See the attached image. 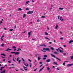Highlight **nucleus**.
I'll use <instances>...</instances> for the list:
<instances>
[{
    "instance_id": "f257e3e1",
    "label": "nucleus",
    "mask_w": 73,
    "mask_h": 73,
    "mask_svg": "<svg viewBox=\"0 0 73 73\" xmlns=\"http://www.w3.org/2000/svg\"><path fill=\"white\" fill-rule=\"evenodd\" d=\"M45 50H47L48 51H50V50L49 49V48H43V50H42V51L43 52H46V51Z\"/></svg>"
},
{
    "instance_id": "f03ea898",
    "label": "nucleus",
    "mask_w": 73,
    "mask_h": 73,
    "mask_svg": "<svg viewBox=\"0 0 73 73\" xmlns=\"http://www.w3.org/2000/svg\"><path fill=\"white\" fill-rule=\"evenodd\" d=\"M11 53L13 54L14 53L15 55H18V54H20V52H11Z\"/></svg>"
},
{
    "instance_id": "7ed1b4c3",
    "label": "nucleus",
    "mask_w": 73,
    "mask_h": 73,
    "mask_svg": "<svg viewBox=\"0 0 73 73\" xmlns=\"http://www.w3.org/2000/svg\"><path fill=\"white\" fill-rule=\"evenodd\" d=\"M33 13V11H29V12H27V15H29V14H32Z\"/></svg>"
},
{
    "instance_id": "20e7f679",
    "label": "nucleus",
    "mask_w": 73,
    "mask_h": 73,
    "mask_svg": "<svg viewBox=\"0 0 73 73\" xmlns=\"http://www.w3.org/2000/svg\"><path fill=\"white\" fill-rule=\"evenodd\" d=\"M31 33H32V31H30V32H29L28 33V37H29L30 36H31Z\"/></svg>"
},
{
    "instance_id": "39448f33",
    "label": "nucleus",
    "mask_w": 73,
    "mask_h": 73,
    "mask_svg": "<svg viewBox=\"0 0 73 73\" xmlns=\"http://www.w3.org/2000/svg\"><path fill=\"white\" fill-rule=\"evenodd\" d=\"M73 64H67V66L68 67H69V66H72V65H73Z\"/></svg>"
},
{
    "instance_id": "423d86ee",
    "label": "nucleus",
    "mask_w": 73,
    "mask_h": 73,
    "mask_svg": "<svg viewBox=\"0 0 73 73\" xmlns=\"http://www.w3.org/2000/svg\"><path fill=\"white\" fill-rule=\"evenodd\" d=\"M30 1H27L26 2V3L25 4V5H27L28 4H29V3Z\"/></svg>"
},
{
    "instance_id": "0eeeda50",
    "label": "nucleus",
    "mask_w": 73,
    "mask_h": 73,
    "mask_svg": "<svg viewBox=\"0 0 73 73\" xmlns=\"http://www.w3.org/2000/svg\"><path fill=\"white\" fill-rule=\"evenodd\" d=\"M58 28V25L56 24V26H55L56 29H57Z\"/></svg>"
},
{
    "instance_id": "6e6552de",
    "label": "nucleus",
    "mask_w": 73,
    "mask_h": 73,
    "mask_svg": "<svg viewBox=\"0 0 73 73\" xmlns=\"http://www.w3.org/2000/svg\"><path fill=\"white\" fill-rule=\"evenodd\" d=\"M46 62H50V59H48L46 60Z\"/></svg>"
},
{
    "instance_id": "1a4fd4ad",
    "label": "nucleus",
    "mask_w": 73,
    "mask_h": 73,
    "mask_svg": "<svg viewBox=\"0 0 73 73\" xmlns=\"http://www.w3.org/2000/svg\"><path fill=\"white\" fill-rule=\"evenodd\" d=\"M40 46H44V47H46V45L44 44H43L40 45Z\"/></svg>"
},
{
    "instance_id": "9d476101",
    "label": "nucleus",
    "mask_w": 73,
    "mask_h": 73,
    "mask_svg": "<svg viewBox=\"0 0 73 73\" xmlns=\"http://www.w3.org/2000/svg\"><path fill=\"white\" fill-rule=\"evenodd\" d=\"M62 17H60V20H61V21H64V19H62Z\"/></svg>"
},
{
    "instance_id": "9b49d317",
    "label": "nucleus",
    "mask_w": 73,
    "mask_h": 73,
    "mask_svg": "<svg viewBox=\"0 0 73 73\" xmlns=\"http://www.w3.org/2000/svg\"><path fill=\"white\" fill-rule=\"evenodd\" d=\"M44 68H45V66H44L42 68H40L39 71V72H41V71L42 70V69H43Z\"/></svg>"
},
{
    "instance_id": "f8f14e48",
    "label": "nucleus",
    "mask_w": 73,
    "mask_h": 73,
    "mask_svg": "<svg viewBox=\"0 0 73 73\" xmlns=\"http://www.w3.org/2000/svg\"><path fill=\"white\" fill-rule=\"evenodd\" d=\"M50 54L51 56H52V57H54V58H55L56 56H54V55L52 54Z\"/></svg>"
},
{
    "instance_id": "ddd939ff",
    "label": "nucleus",
    "mask_w": 73,
    "mask_h": 73,
    "mask_svg": "<svg viewBox=\"0 0 73 73\" xmlns=\"http://www.w3.org/2000/svg\"><path fill=\"white\" fill-rule=\"evenodd\" d=\"M72 42H73V40H71L69 41V44H71Z\"/></svg>"
},
{
    "instance_id": "4468645a",
    "label": "nucleus",
    "mask_w": 73,
    "mask_h": 73,
    "mask_svg": "<svg viewBox=\"0 0 73 73\" xmlns=\"http://www.w3.org/2000/svg\"><path fill=\"white\" fill-rule=\"evenodd\" d=\"M22 60H23V61H24V62H23V64H24V65H25V60H24V59L23 58H22Z\"/></svg>"
},
{
    "instance_id": "2eb2a0df",
    "label": "nucleus",
    "mask_w": 73,
    "mask_h": 73,
    "mask_svg": "<svg viewBox=\"0 0 73 73\" xmlns=\"http://www.w3.org/2000/svg\"><path fill=\"white\" fill-rule=\"evenodd\" d=\"M54 53L55 54H58V52H54Z\"/></svg>"
},
{
    "instance_id": "dca6fc26",
    "label": "nucleus",
    "mask_w": 73,
    "mask_h": 73,
    "mask_svg": "<svg viewBox=\"0 0 73 73\" xmlns=\"http://www.w3.org/2000/svg\"><path fill=\"white\" fill-rule=\"evenodd\" d=\"M45 39H46V40H50V39H49V38L46 37H45Z\"/></svg>"
},
{
    "instance_id": "f3484780",
    "label": "nucleus",
    "mask_w": 73,
    "mask_h": 73,
    "mask_svg": "<svg viewBox=\"0 0 73 73\" xmlns=\"http://www.w3.org/2000/svg\"><path fill=\"white\" fill-rule=\"evenodd\" d=\"M47 69L48 70H50V68L49 67H48L47 68Z\"/></svg>"
},
{
    "instance_id": "a211bd4d",
    "label": "nucleus",
    "mask_w": 73,
    "mask_h": 73,
    "mask_svg": "<svg viewBox=\"0 0 73 73\" xmlns=\"http://www.w3.org/2000/svg\"><path fill=\"white\" fill-rule=\"evenodd\" d=\"M41 59V57H40V56H39L38 58V60H40Z\"/></svg>"
},
{
    "instance_id": "6ab92c4d",
    "label": "nucleus",
    "mask_w": 73,
    "mask_h": 73,
    "mask_svg": "<svg viewBox=\"0 0 73 73\" xmlns=\"http://www.w3.org/2000/svg\"><path fill=\"white\" fill-rule=\"evenodd\" d=\"M59 10H62L63 9H64V8H62L61 7H60L59 8Z\"/></svg>"
},
{
    "instance_id": "aec40b11",
    "label": "nucleus",
    "mask_w": 73,
    "mask_h": 73,
    "mask_svg": "<svg viewBox=\"0 0 73 73\" xmlns=\"http://www.w3.org/2000/svg\"><path fill=\"white\" fill-rule=\"evenodd\" d=\"M56 59L57 60H59V61H61V60L60 59H59V58H58L56 57Z\"/></svg>"
},
{
    "instance_id": "412c9836",
    "label": "nucleus",
    "mask_w": 73,
    "mask_h": 73,
    "mask_svg": "<svg viewBox=\"0 0 73 73\" xmlns=\"http://www.w3.org/2000/svg\"><path fill=\"white\" fill-rule=\"evenodd\" d=\"M54 64L55 65H58V64H57V62H54L52 64Z\"/></svg>"
},
{
    "instance_id": "4be33fe9",
    "label": "nucleus",
    "mask_w": 73,
    "mask_h": 73,
    "mask_svg": "<svg viewBox=\"0 0 73 73\" xmlns=\"http://www.w3.org/2000/svg\"><path fill=\"white\" fill-rule=\"evenodd\" d=\"M26 16V15L25 14H24L23 15V18H24Z\"/></svg>"
},
{
    "instance_id": "5701e85b",
    "label": "nucleus",
    "mask_w": 73,
    "mask_h": 73,
    "mask_svg": "<svg viewBox=\"0 0 73 73\" xmlns=\"http://www.w3.org/2000/svg\"><path fill=\"white\" fill-rule=\"evenodd\" d=\"M50 49L51 50H54V49L53 47H51Z\"/></svg>"
},
{
    "instance_id": "b1692460",
    "label": "nucleus",
    "mask_w": 73,
    "mask_h": 73,
    "mask_svg": "<svg viewBox=\"0 0 73 73\" xmlns=\"http://www.w3.org/2000/svg\"><path fill=\"white\" fill-rule=\"evenodd\" d=\"M1 56H5V54H1Z\"/></svg>"
},
{
    "instance_id": "393cba45",
    "label": "nucleus",
    "mask_w": 73,
    "mask_h": 73,
    "mask_svg": "<svg viewBox=\"0 0 73 73\" xmlns=\"http://www.w3.org/2000/svg\"><path fill=\"white\" fill-rule=\"evenodd\" d=\"M29 65H30V67L32 68V64L30 63L29 64Z\"/></svg>"
},
{
    "instance_id": "a878e982",
    "label": "nucleus",
    "mask_w": 73,
    "mask_h": 73,
    "mask_svg": "<svg viewBox=\"0 0 73 73\" xmlns=\"http://www.w3.org/2000/svg\"><path fill=\"white\" fill-rule=\"evenodd\" d=\"M15 57H14L13 58V61H14V62H15Z\"/></svg>"
},
{
    "instance_id": "bb28decb",
    "label": "nucleus",
    "mask_w": 73,
    "mask_h": 73,
    "mask_svg": "<svg viewBox=\"0 0 73 73\" xmlns=\"http://www.w3.org/2000/svg\"><path fill=\"white\" fill-rule=\"evenodd\" d=\"M25 66H28V64H25Z\"/></svg>"
},
{
    "instance_id": "cd10ccee",
    "label": "nucleus",
    "mask_w": 73,
    "mask_h": 73,
    "mask_svg": "<svg viewBox=\"0 0 73 73\" xmlns=\"http://www.w3.org/2000/svg\"><path fill=\"white\" fill-rule=\"evenodd\" d=\"M45 35H46V36L47 35H48V33H47L46 32H45Z\"/></svg>"
},
{
    "instance_id": "c85d7f7f",
    "label": "nucleus",
    "mask_w": 73,
    "mask_h": 73,
    "mask_svg": "<svg viewBox=\"0 0 73 73\" xmlns=\"http://www.w3.org/2000/svg\"><path fill=\"white\" fill-rule=\"evenodd\" d=\"M44 57H48V56H47V55H44Z\"/></svg>"
},
{
    "instance_id": "c756f323",
    "label": "nucleus",
    "mask_w": 73,
    "mask_h": 73,
    "mask_svg": "<svg viewBox=\"0 0 73 73\" xmlns=\"http://www.w3.org/2000/svg\"><path fill=\"white\" fill-rule=\"evenodd\" d=\"M12 48H13V49H16V47L15 46H13L12 47Z\"/></svg>"
},
{
    "instance_id": "7c9ffc66",
    "label": "nucleus",
    "mask_w": 73,
    "mask_h": 73,
    "mask_svg": "<svg viewBox=\"0 0 73 73\" xmlns=\"http://www.w3.org/2000/svg\"><path fill=\"white\" fill-rule=\"evenodd\" d=\"M5 70H4L3 71H2V73H5Z\"/></svg>"
},
{
    "instance_id": "2f4dec72",
    "label": "nucleus",
    "mask_w": 73,
    "mask_h": 73,
    "mask_svg": "<svg viewBox=\"0 0 73 73\" xmlns=\"http://www.w3.org/2000/svg\"><path fill=\"white\" fill-rule=\"evenodd\" d=\"M4 43L2 44H1V46H4Z\"/></svg>"
},
{
    "instance_id": "473e14b6",
    "label": "nucleus",
    "mask_w": 73,
    "mask_h": 73,
    "mask_svg": "<svg viewBox=\"0 0 73 73\" xmlns=\"http://www.w3.org/2000/svg\"><path fill=\"white\" fill-rule=\"evenodd\" d=\"M18 10L19 11H22V9L21 8H19L18 9Z\"/></svg>"
},
{
    "instance_id": "72a5a7b5",
    "label": "nucleus",
    "mask_w": 73,
    "mask_h": 73,
    "mask_svg": "<svg viewBox=\"0 0 73 73\" xmlns=\"http://www.w3.org/2000/svg\"><path fill=\"white\" fill-rule=\"evenodd\" d=\"M45 18V17L44 16H42V18Z\"/></svg>"
},
{
    "instance_id": "f704fd0d",
    "label": "nucleus",
    "mask_w": 73,
    "mask_h": 73,
    "mask_svg": "<svg viewBox=\"0 0 73 73\" xmlns=\"http://www.w3.org/2000/svg\"><path fill=\"white\" fill-rule=\"evenodd\" d=\"M19 60V57L17 58V61H18Z\"/></svg>"
},
{
    "instance_id": "c9c22d12",
    "label": "nucleus",
    "mask_w": 73,
    "mask_h": 73,
    "mask_svg": "<svg viewBox=\"0 0 73 73\" xmlns=\"http://www.w3.org/2000/svg\"><path fill=\"white\" fill-rule=\"evenodd\" d=\"M59 51L60 52H61V53H62V52H63V51H62V50H59Z\"/></svg>"
},
{
    "instance_id": "e433bc0d",
    "label": "nucleus",
    "mask_w": 73,
    "mask_h": 73,
    "mask_svg": "<svg viewBox=\"0 0 73 73\" xmlns=\"http://www.w3.org/2000/svg\"><path fill=\"white\" fill-rule=\"evenodd\" d=\"M9 50V48H8L7 50H5V51H8Z\"/></svg>"
},
{
    "instance_id": "4c0bfd02",
    "label": "nucleus",
    "mask_w": 73,
    "mask_h": 73,
    "mask_svg": "<svg viewBox=\"0 0 73 73\" xmlns=\"http://www.w3.org/2000/svg\"><path fill=\"white\" fill-rule=\"evenodd\" d=\"M70 58L71 59H73V56H71Z\"/></svg>"
},
{
    "instance_id": "58836bf2",
    "label": "nucleus",
    "mask_w": 73,
    "mask_h": 73,
    "mask_svg": "<svg viewBox=\"0 0 73 73\" xmlns=\"http://www.w3.org/2000/svg\"><path fill=\"white\" fill-rule=\"evenodd\" d=\"M13 29H10V31H13Z\"/></svg>"
},
{
    "instance_id": "ea45409f",
    "label": "nucleus",
    "mask_w": 73,
    "mask_h": 73,
    "mask_svg": "<svg viewBox=\"0 0 73 73\" xmlns=\"http://www.w3.org/2000/svg\"><path fill=\"white\" fill-rule=\"evenodd\" d=\"M3 38L1 37V41H3Z\"/></svg>"
},
{
    "instance_id": "a19ab883",
    "label": "nucleus",
    "mask_w": 73,
    "mask_h": 73,
    "mask_svg": "<svg viewBox=\"0 0 73 73\" xmlns=\"http://www.w3.org/2000/svg\"><path fill=\"white\" fill-rule=\"evenodd\" d=\"M28 61H29L30 62H32V60H30L29 59H28Z\"/></svg>"
},
{
    "instance_id": "79ce46f5",
    "label": "nucleus",
    "mask_w": 73,
    "mask_h": 73,
    "mask_svg": "<svg viewBox=\"0 0 73 73\" xmlns=\"http://www.w3.org/2000/svg\"><path fill=\"white\" fill-rule=\"evenodd\" d=\"M4 36H5L4 35H3L1 37H2V38H3V37H4Z\"/></svg>"
},
{
    "instance_id": "37998d69",
    "label": "nucleus",
    "mask_w": 73,
    "mask_h": 73,
    "mask_svg": "<svg viewBox=\"0 0 73 73\" xmlns=\"http://www.w3.org/2000/svg\"><path fill=\"white\" fill-rule=\"evenodd\" d=\"M47 29L48 30H49V27H47Z\"/></svg>"
},
{
    "instance_id": "c03bdc74",
    "label": "nucleus",
    "mask_w": 73,
    "mask_h": 73,
    "mask_svg": "<svg viewBox=\"0 0 73 73\" xmlns=\"http://www.w3.org/2000/svg\"><path fill=\"white\" fill-rule=\"evenodd\" d=\"M2 24V23H3V21H1V22H0V24H1V23Z\"/></svg>"
},
{
    "instance_id": "a18cd8bd",
    "label": "nucleus",
    "mask_w": 73,
    "mask_h": 73,
    "mask_svg": "<svg viewBox=\"0 0 73 73\" xmlns=\"http://www.w3.org/2000/svg\"><path fill=\"white\" fill-rule=\"evenodd\" d=\"M65 65V62L63 63V65Z\"/></svg>"
},
{
    "instance_id": "49530a36",
    "label": "nucleus",
    "mask_w": 73,
    "mask_h": 73,
    "mask_svg": "<svg viewBox=\"0 0 73 73\" xmlns=\"http://www.w3.org/2000/svg\"><path fill=\"white\" fill-rule=\"evenodd\" d=\"M60 40H63V38H62V37H61V38H60Z\"/></svg>"
},
{
    "instance_id": "de8ad7c7",
    "label": "nucleus",
    "mask_w": 73,
    "mask_h": 73,
    "mask_svg": "<svg viewBox=\"0 0 73 73\" xmlns=\"http://www.w3.org/2000/svg\"><path fill=\"white\" fill-rule=\"evenodd\" d=\"M60 16H58V20H59V18H60Z\"/></svg>"
},
{
    "instance_id": "09e8293b",
    "label": "nucleus",
    "mask_w": 73,
    "mask_h": 73,
    "mask_svg": "<svg viewBox=\"0 0 73 73\" xmlns=\"http://www.w3.org/2000/svg\"><path fill=\"white\" fill-rule=\"evenodd\" d=\"M46 58H43V60H45L46 59Z\"/></svg>"
},
{
    "instance_id": "8fccbe9b",
    "label": "nucleus",
    "mask_w": 73,
    "mask_h": 73,
    "mask_svg": "<svg viewBox=\"0 0 73 73\" xmlns=\"http://www.w3.org/2000/svg\"><path fill=\"white\" fill-rule=\"evenodd\" d=\"M39 63L40 64H42V63L41 62H39Z\"/></svg>"
},
{
    "instance_id": "3c124183",
    "label": "nucleus",
    "mask_w": 73,
    "mask_h": 73,
    "mask_svg": "<svg viewBox=\"0 0 73 73\" xmlns=\"http://www.w3.org/2000/svg\"><path fill=\"white\" fill-rule=\"evenodd\" d=\"M37 22H39V21H40V20H39V19L37 20Z\"/></svg>"
},
{
    "instance_id": "603ef678",
    "label": "nucleus",
    "mask_w": 73,
    "mask_h": 73,
    "mask_svg": "<svg viewBox=\"0 0 73 73\" xmlns=\"http://www.w3.org/2000/svg\"><path fill=\"white\" fill-rule=\"evenodd\" d=\"M56 49V50L57 51H58V50H59V48H58V49Z\"/></svg>"
},
{
    "instance_id": "864d4df0",
    "label": "nucleus",
    "mask_w": 73,
    "mask_h": 73,
    "mask_svg": "<svg viewBox=\"0 0 73 73\" xmlns=\"http://www.w3.org/2000/svg\"><path fill=\"white\" fill-rule=\"evenodd\" d=\"M26 10H29V8H27L26 9Z\"/></svg>"
},
{
    "instance_id": "5fc2aeb1",
    "label": "nucleus",
    "mask_w": 73,
    "mask_h": 73,
    "mask_svg": "<svg viewBox=\"0 0 73 73\" xmlns=\"http://www.w3.org/2000/svg\"><path fill=\"white\" fill-rule=\"evenodd\" d=\"M60 34H62V32L60 31Z\"/></svg>"
},
{
    "instance_id": "6e6d98bb",
    "label": "nucleus",
    "mask_w": 73,
    "mask_h": 73,
    "mask_svg": "<svg viewBox=\"0 0 73 73\" xmlns=\"http://www.w3.org/2000/svg\"><path fill=\"white\" fill-rule=\"evenodd\" d=\"M48 64H46V66H48Z\"/></svg>"
},
{
    "instance_id": "4d7b16f0",
    "label": "nucleus",
    "mask_w": 73,
    "mask_h": 73,
    "mask_svg": "<svg viewBox=\"0 0 73 73\" xmlns=\"http://www.w3.org/2000/svg\"><path fill=\"white\" fill-rule=\"evenodd\" d=\"M9 57H12V55H9Z\"/></svg>"
},
{
    "instance_id": "13d9d810",
    "label": "nucleus",
    "mask_w": 73,
    "mask_h": 73,
    "mask_svg": "<svg viewBox=\"0 0 73 73\" xmlns=\"http://www.w3.org/2000/svg\"><path fill=\"white\" fill-rule=\"evenodd\" d=\"M42 65H43V64H41V65L40 66V68H41V67L42 66Z\"/></svg>"
},
{
    "instance_id": "bf43d9fd",
    "label": "nucleus",
    "mask_w": 73,
    "mask_h": 73,
    "mask_svg": "<svg viewBox=\"0 0 73 73\" xmlns=\"http://www.w3.org/2000/svg\"><path fill=\"white\" fill-rule=\"evenodd\" d=\"M42 65H43V64H41V65L40 66V68H41V67L42 66Z\"/></svg>"
},
{
    "instance_id": "052dcab7",
    "label": "nucleus",
    "mask_w": 73,
    "mask_h": 73,
    "mask_svg": "<svg viewBox=\"0 0 73 73\" xmlns=\"http://www.w3.org/2000/svg\"><path fill=\"white\" fill-rule=\"evenodd\" d=\"M8 62H9V63H11V61H8Z\"/></svg>"
},
{
    "instance_id": "680f3d73",
    "label": "nucleus",
    "mask_w": 73,
    "mask_h": 73,
    "mask_svg": "<svg viewBox=\"0 0 73 73\" xmlns=\"http://www.w3.org/2000/svg\"><path fill=\"white\" fill-rule=\"evenodd\" d=\"M36 70H37V68L34 70V71H36Z\"/></svg>"
},
{
    "instance_id": "e2e57ef3",
    "label": "nucleus",
    "mask_w": 73,
    "mask_h": 73,
    "mask_svg": "<svg viewBox=\"0 0 73 73\" xmlns=\"http://www.w3.org/2000/svg\"><path fill=\"white\" fill-rule=\"evenodd\" d=\"M20 62H21V60H19V63H20Z\"/></svg>"
},
{
    "instance_id": "0e129e2a",
    "label": "nucleus",
    "mask_w": 73,
    "mask_h": 73,
    "mask_svg": "<svg viewBox=\"0 0 73 73\" xmlns=\"http://www.w3.org/2000/svg\"><path fill=\"white\" fill-rule=\"evenodd\" d=\"M54 42H56V40H54Z\"/></svg>"
},
{
    "instance_id": "69168bd1",
    "label": "nucleus",
    "mask_w": 73,
    "mask_h": 73,
    "mask_svg": "<svg viewBox=\"0 0 73 73\" xmlns=\"http://www.w3.org/2000/svg\"><path fill=\"white\" fill-rule=\"evenodd\" d=\"M23 68H26V69H27V68L25 67H23Z\"/></svg>"
},
{
    "instance_id": "338daca9",
    "label": "nucleus",
    "mask_w": 73,
    "mask_h": 73,
    "mask_svg": "<svg viewBox=\"0 0 73 73\" xmlns=\"http://www.w3.org/2000/svg\"><path fill=\"white\" fill-rule=\"evenodd\" d=\"M32 2H35V1L33 0H32Z\"/></svg>"
},
{
    "instance_id": "774afa93",
    "label": "nucleus",
    "mask_w": 73,
    "mask_h": 73,
    "mask_svg": "<svg viewBox=\"0 0 73 73\" xmlns=\"http://www.w3.org/2000/svg\"><path fill=\"white\" fill-rule=\"evenodd\" d=\"M24 69H25V70H27V69H25V68Z\"/></svg>"
}]
</instances>
